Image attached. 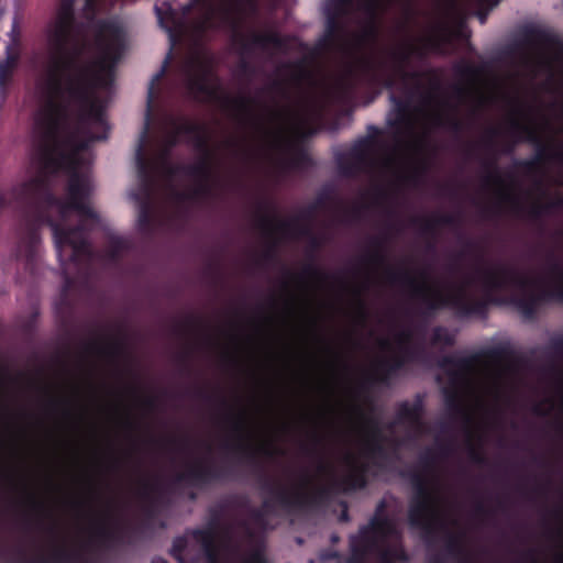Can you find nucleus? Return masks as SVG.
<instances>
[{"instance_id": "obj_55", "label": "nucleus", "mask_w": 563, "mask_h": 563, "mask_svg": "<svg viewBox=\"0 0 563 563\" xmlns=\"http://www.w3.org/2000/svg\"><path fill=\"white\" fill-rule=\"evenodd\" d=\"M302 276L313 278V279H323L325 277V274L322 273L313 264H308L302 269Z\"/></svg>"}, {"instance_id": "obj_54", "label": "nucleus", "mask_w": 563, "mask_h": 563, "mask_svg": "<svg viewBox=\"0 0 563 563\" xmlns=\"http://www.w3.org/2000/svg\"><path fill=\"white\" fill-rule=\"evenodd\" d=\"M500 135V130L496 126H490L486 130L484 137V145L488 150H493L496 145V139Z\"/></svg>"}, {"instance_id": "obj_24", "label": "nucleus", "mask_w": 563, "mask_h": 563, "mask_svg": "<svg viewBox=\"0 0 563 563\" xmlns=\"http://www.w3.org/2000/svg\"><path fill=\"white\" fill-rule=\"evenodd\" d=\"M20 51L15 45H8L5 58L0 62V97L5 99L9 88L12 84L14 73L19 66Z\"/></svg>"}, {"instance_id": "obj_20", "label": "nucleus", "mask_w": 563, "mask_h": 563, "mask_svg": "<svg viewBox=\"0 0 563 563\" xmlns=\"http://www.w3.org/2000/svg\"><path fill=\"white\" fill-rule=\"evenodd\" d=\"M423 415L424 397L417 394L412 402L405 400L397 405L396 421L387 423L386 429L393 430L396 423H407L411 429L420 432L424 428Z\"/></svg>"}, {"instance_id": "obj_36", "label": "nucleus", "mask_w": 563, "mask_h": 563, "mask_svg": "<svg viewBox=\"0 0 563 563\" xmlns=\"http://www.w3.org/2000/svg\"><path fill=\"white\" fill-rule=\"evenodd\" d=\"M563 207V197L547 203L534 202L528 210V216L532 220H540L543 216L549 214L552 210Z\"/></svg>"}, {"instance_id": "obj_18", "label": "nucleus", "mask_w": 563, "mask_h": 563, "mask_svg": "<svg viewBox=\"0 0 563 563\" xmlns=\"http://www.w3.org/2000/svg\"><path fill=\"white\" fill-rule=\"evenodd\" d=\"M82 347L86 353L97 354L113 362L130 358L126 338L122 331L117 335L107 336L106 341L100 338L86 341Z\"/></svg>"}, {"instance_id": "obj_13", "label": "nucleus", "mask_w": 563, "mask_h": 563, "mask_svg": "<svg viewBox=\"0 0 563 563\" xmlns=\"http://www.w3.org/2000/svg\"><path fill=\"white\" fill-rule=\"evenodd\" d=\"M139 497L143 503L142 526L150 528L156 521L161 508L168 505L170 501L169 486L165 485L158 475H155L151 479H145L141 483Z\"/></svg>"}, {"instance_id": "obj_50", "label": "nucleus", "mask_w": 563, "mask_h": 563, "mask_svg": "<svg viewBox=\"0 0 563 563\" xmlns=\"http://www.w3.org/2000/svg\"><path fill=\"white\" fill-rule=\"evenodd\" d=\"M356 410H357V412L360 413V416H361V418L363 420L366 433L369 432L371 430H373L374 428H380L382 427L380 420L377 417L374 416L375 406L373 405V402H371L368 405V412H369V415H365L361 410L360 407H356Z\"/></svg>"}, {"instance_id": "obj_14", "label": "nucleus", "mask_w": 563, "mask_h": 563, "mask_svg": "<svg viewBox=\"0 0 563 563\" xmlns=\"http://www.w3.org/2000/svg\"><path fill=\"white\" fill-rule=\"evenodd\" d=\"M510 132L521 140L534 144L537 147L536 156L532 159H522L516 163V165L522 168L527 175H532L539 172L540 165L550 158L563 162V153L552 152L550 147L541 141L536 129L532 126L522 124L518 120H512L510 122Z\"/></svg>"}, {"instance_id": "obj_53", "label": "nucleus", "mask_w": 563, "mask_h": 563, "mask_svg": "<svg viewBox=\"0 0 563 563\" xmlns=\"http://www.w3.org/2000/svg\"><path fill=\"white\" fill-rule=\"evenodd\" d=\"M454 70L460 77L463 78L474 77L478 73V69L468 62H461L456 64Z\"/></svg>"}, {"instance_id": "obj_62", "label": "nucleus", "mask_w": 563, "mask_h": 563, "mask_svg": "<svg viewBox=\"0 0 563 563\" xmlns=\"http://www.w3.org/2000/svg\"><path fill=\"white\" fill-rule=\"evenodd\" d=\"M438 451H439V455L441 457H449L454 452V443H453V441L450 440V441H448L445 443L439 444Z\"/></svg>"}, {"instance_id": "obj_26", "label": "nucleus", "mask_w": 563, "mask_h": 563, "mask_svg": "<svg viewBox=\"0 0 563 563\" xmlns=\"http://www.w3.org/2000/svg\"><path fill=\"white\" fill-rule=\"evenodd\" d=\"M356 0H329L324 8V14L345 18L350 14ZM380 0H357V4L366 12L374 14Z\"/></svg>"}, {"instance_id": "obj_39", "label": "nucleus", "mask_w": 563, "mask_h": 563, "mask_svg": "<svg viewBox=\"0 0 563 563\" xmlns=\"http://www.w3.org/2000/svg\"><path fill=\"white\" fill-rule=\"evenodd\" d=\"M395 108L397 112V119L394 121V126H400V125H408L409 124V110H410V102L407 99H402L399 97H396L394 95L390 96Z\"/></svg>"}, {"instance_id": "obj_64", "label": "nucleus", "mask_w": 563, "mask_h": 563, "mask_svg": "<svg viewBox=\"0 0 563 563\" xmlns=\"http://www.w3.org/2000/svg\"><path fill=\"white\" fill-rule=\"evenodd\" d=\"M211 518L206 528H213L214 533L218 534V529L220 527L221 512L219 510H211Z\"/></svg>"}, {"instance_id": "obj_32", "label": "nucleus", "mask_w": 563, "mask_h": 563, "mask_svg": "<svg viewBox=\"0 0 563 563\" xmlns=\"http://www.w3.org/2000/svg\"><path fill=\"white\" fill-rule=\"evenodd\" d=\"M177 134L189 135L195 139V147L198 151H207L208 150V140L205 136L203 129L200 124L184 120L176 124L175 126Z\"/></svg>"}, {"instance_id": "obj_15", "label": "nucleus", "mask_w": 563, "mask_h": 563, "mask_svg": "<svg viewBox=\"0 0 563 563\" xmlns=\"http://www.w3.org/2000/svg\"><path fill=\"white\" fill-rule=\"evenodd\" d=\"M367 58L366 56L358 57L355 63L349 64L342 74L335 79L329 93L332 99L340 102L350 100L356 92L358 86L363 82L377 87L376 84L369 81L366 75H364L361 68V60Z\"/></svg>"}, {"instance_id": "obj_10", "label": "nucleus", "mask_w": 563, "mask_h": 563, "mask_svg": "<svg viewBox=\"0 0 563 563\" xmlns=\"http://www.w3.org/2000/svg\"><path fill=\"white\" fill-rule=\"evenodd\" d=\"M368 132V135L356 140L346 153H340L335 156L342 176L355 177L373 166V148L379 142L380 130L375 125H369Z\"/></svg>"}, {"instance_id": "obj_5", "label": "nucleus", "mask_w": 563, "mask_h": 563, "mask_svg": "<svg viewBox=\"0 0 563 563\" xmlns=\"http://www.w3.org/2000/svg\"><path fill=\"white\" fill-rule=\"evenodd\" d=\"M412 56L422 58L424 51L411 42H406L396 49L388 53L389 62L386 59L363 58L361 68L369 81L387 90L400 89L410 91L411 87H421V80L426 75L433 71L410 70L408 66Z\"/></svg>"}, {"instance_id": "obj_19", "label": "nucleus", "mask_w": 563, "mask_h": 563, "mask_svg": "<svg viewBox=\"0 0 563 563\" xmlns=\"http://www.w3.org/2000/svg\"><path fill=\"white\" fill-rule=\"evenodd\" d=\"M345 30L343 18L325 14L324 33L310 51V58H319L336 49L343 41Z\"/></svg>"}, {"instance_id": "obj_25", "label": "nucleus", "mask_w": 563, "mask_h": 563, "mask_svg": "<svg viewBox=\"0 0 563 563\" xmlns=\"http://www.w3.org/2000/svg\"><path fill=\"white\" fill-rule=\"evenodd\" d=\"M366 453L369 457L374 459V465L382 467L379 461H385L388 457V452L385 443L391 442L396 444V440L389 439L385 435L383 427L374 428L366 433Z\"/></svg>"}, {"instance_id": "obj_33", "label": "nucleus", "mask_w": 563, "mask_h": 563, "mask_svg": "<svg viewBox=\"0 0 563 563\" xmlns=\"http://www.w3.org/2000/svg\"><path fill=\"white\" fill-rule=\"evenodd\" d=\"M130 245L126 239L119 235H110L106 245V257L109 262H119Z\"/></svg>"}, {"instance_id": "obj_31", "label": "nucleus", "mask_w": 563, "mask_h": 563, "mask_svg": "<svg viewBox=\"0 0 563 563\" xmlns=\"http://www.w3.org/2000/svg\"><path fill=\"white\" fill-rule=\"evenodd\" d=\"M349 543L351 554L346 563H365L367 556L373 554V551L378 548L374 542L366 541L357 534L350 536Z\"/></svg>"}, {"instance_id": "obj_40", "label": "nucleus", "mask_w": 563, "mask_h": 563, "mask_svg": "<svg viewBox=\"0 0 563 563\" xmlns=\"http://www.w3.org/2000/svg\"><path fill=\"white\" fill-rule=\"evenodd\" d=\"M413 340V331L410 328L401 330L396 335V341L400 352H405V354L409 357L417 355V349L412 345Z\"/></svg>"}, {"instance_id": "obj_30", "label": "nucleus", "mask_w": 563, "mask_h": 563, "mask_svg": "<svg viewBox=\"0 0 563 563\" xmlns=\"http://www.w3.org/2000/svg\"><path fill=\"white\" fill-rule=\"evenodd\" d=\"M190 68L194 66V62H190ZM209 69L202 65H199L198 71L189 69L187 78V88L195 95H207L214 96L216 91L208 84Z\"/></svg>"}, {"instance_id": "obj_34", "label": "nucleus", "mask_w": 563, "mask_h": 563, "mask_svg": "<svg viewBox=\"0 0 563 563\" xmlns=\"http://www.w3.org/2000/svg\"><path fill=\"white\" fill-rule=\"evenodd\" d=\"M371 249L366 252L363 261L372 265H383L386 263L385 239L374 236L369 240Z\"/></svg>"}, {"instance_id": "obj_7", "label": "nucleus", "mask_w": 563, "mask_h": 563, "mask_svg": "<svg viewBox=\"0 0 563 563\" xmlns=\"http://www.w3.org/2000/svg\"><path fill=\"white\" fill-rule=\"evenodd\" d=\"M438 462L434 451L427 450L419 457L421 471L413 470L408 477L413 488L410 499L408 520L412 528L421 529L426 536H433L439 528H443L440 512L437 507V498L430 489L427 474L433 472Z\"/></svg>"}, {"instance_id": "obj_2", "label": "nucleus", "mask_w": 563, "mask_h": 563, "mask_svg": "<svg viewBox=\"0 0 563 563\" xmlns=\"http://www.w3.org/2000/svg\"><path fill=\"white\" fill-rule=\"evenodd\" d=\"M549 272L554 279L552 288L538 291H527L531 280L517 269L507 265L482 271L486 296L475 298L464 286L456 287L449 294L431 288L426 283H418L407 269L385 272L386 279L391 285H402L410 289L411 297L419 300L423 314L431 316L441 309H450L459 319L472 317L485 318L489 305H511L526 319H533L541 305L550 301L563 302V264L553 252L548 254Z\"/></svg>"}, {"instance_id": "obj_58", "label": "nucleus", "mask_w": 563, "mask_h": 563, "mask_svg": "<svg viewBox=\"0 0 563 563\" xmlns=\"http://www.w3.org/2000/svg\"><path fill=\"white\" fill-rule=\"evenodd\" d=\"M448 31V27L445 25H442L440 27L441 34L439 37H430L427 40L428 46H430L431 48H438L440 46V43L446 40Z\"/></svg>"}, {"instance_id": "obj_4", "label": "nucleus", "mask_w": 563, "mask_h": 563, "mask_svg": "<svg viewBox=\"0 0 563 563\" xmlns=\"http://www.w3.org/2000/svg\"><path fill=\"white\" fill-rule=\"evenodd\" d=\"M134 528L120 525L111 511H107L89 537L77 547H53L49 555H41L29 561L24 552L19 550L14 563H100L103 554L113 552L133 543Z\"/></svg>"}, {"instance_id": "obj_56", "label": "nucleus", "mask_w": 563, "mask_h": 563, "mask_svg": "<svg viewBox=\"0 0 563 563\" xmlns=\"http://www.w3.org/2000/svg\"><path fill=\"white\" fill-rule=\"evenodd\" d=\"M244 563H268L262 548L254 549Z\"/></svg>"}, {"instance_id": "obj_51", "label": "nucleus", "mask_w": 563, "mask_h": 563, "mask_svg": "<svg viewBox=\"0 0 563 563\" xmlns=\"http://www.w3.org/2000/svg\"><path fill=\"white\" fill-rule=\"evenodd\" d=\"M470 254H475L476 258L481 262L484 260L483 249L476 242H474L472 240H464V247L459 253V257H464Z\"/></svg>"}, {"instance_id": "obj_9", "label": "nucleus", "mask_w": 563, "mask_h": 563, "mask_svg": "<svg viewBox=\"0 0 563 563\" xmlns=\"http://www.w3.org/2000/svg\"><path fill=\"white\" fill-rule=\"evenodd\" d=\"M327 199L325 194H319L311 203L302 208L289 220L277 219L275 214H272V206L261 202L257 208V227L266 236L271 238L277 232H286L291 228L303 224L311 225L318 211L325 206Z\"/></svg>"}, {"instance_id": "obj_22", "label": "nucleus", "mask_w": 563, "mask_h": 563, "mask_svg": "<svg viewBox=\"0 0 563 563\" xmlns=\"http://www.w3.org/2000/svg\"><path fill=\"white\" fill-rule=\"evenodd\" d=\"M522 43L555 51L558 57L563 59V40L552 31L537 26L526 27L522 32Z\"/></svg>"}, {"instance_id": "obj_16", "label": "nucleus", "mask_w": 563, "mask_h": 563, "mask_svg": "<svg viewBox=\"0 0 563 563\" xmlns=\"http://www.w3.org/2000/svg\"><path fill=\"white\" fill-rule=\"evenodd\" d=\"M386 501L380 500L366 525L358 528L357 536L378 545L379 541H388L397 534L394 520L386 514Z\"/></svg>"}, {"instance_id": "obj_42", "label": "nucleus", "mask_w": 563, "mask_h": 563, "mask_svg": "<svg viewBox=\"0 0 563 563\" xmlns=\"http://www.w3.org/2000/svg\"><path fill=\"white\" fill-rule=\"evenodd\" d=\"M308 63H309V59L303 57L296 62L284 63L282 65V68L290 69L291 77L295 80H301V79H305L306 77H308V75H309V71L307 69Z\"/></svg>"}, {"instance_id": "obj_35", "label": "nucleus", "mask_w": 563, "mask_h": 563, "mask_svg": "<svg viewBox=\"0 0 563 563\" xmlns=\"http://www.w3.org/2000/svg\"><path fill=\"white\" fill-rule=\"evenodd\" d=\"M444 401L450 415L453 419L463 418L468 426L471 423L470 416L465 412L461 398L455 390L445 391Z\"/></svg>"}, {"instance_id": "obj_1", "label": "nucleus", "mask_w": 563, "mask_h": 563, "mask_svg": "<svg viewBox=\"0 0 563 563\" xmlns=\"http://www.w3.org/2000/svg\"><path fill=\"white\" fill-rule=\"evenodd\" d=\"M74 24L71 5H64L48 34L45 100L36 119L42 129L37 143L41 169L3 194L7 207L21 213L15 256L31 273L40 229L51 228L64 279L59 303L69 309L68 292L95 257L86 222L98 219L87 202L91 184L80 170L85 164L81 152L90 142L108 137L104 107L96 91L112 84L113 68L124 51L122 31L108 23L96 36L100 56H92L89 41L74 34Z\"/></svg>"}, {"instance_id": "obj_45", "label": "nucleus", "mask_w": 563, "mask_h": 563, "mask_svg": "<svg viewBox=\"0 0 563 563\" xmlns=\"http://www.w3.org/2000/svg\"><path fill=\"white\" fill-rule=\"evenodd\" d=\"M431 342L433 345L442 344L444 346H452L455 343V338L448 329L437 327L433 330Z\"/></svg>"}, {"instance_id": "obj_63", "label": "nucleus", "mask_w": 563, "mask_h": 563, "mask_svg": "<svg viewBox=\"0 0 563 563\" xmlns=\"http://www.w3.org/2000/svg\"><path fill=\"white\" fill-rule=\"evenodd\" d=\"M206 561L220 560L218 544H213L202 549Z\"/></svg>"}, {"instance_id": "obj_48", "label": "nucleus", "mask_w": 563, "mask_h": 563, "mask_svg": "<svg viewBox=\"0 0 563 563\" xmlns=\"http://www.w3.org/2000/svg\"><path fill=\"white\" fill-rule=\"evenodd\" d=\"M499 200L509 205L510 210L516 214H521L525 210V207L519 197L508 190H501L499 192Z\"/></svg>"}, {"instance_id": "obj_21", "label": "nucleus", "mask_w": 563, "mask_h": 563, "mask_svg": "<svg viewBox=\"0 0 563 563\" xmlns=\"http://www.w3.org/2000/svg\"><path fill=\"white\" fill-rule=\"evenodd\" d=\"M417 355L409 357L405 352H400L398 355L380 361L372 375H368L361 383L360 388L366 390L369 385L379 383L387 384L389 378L400 371L408 362L416 360Z\"/></svg>"}, {"instance_id": "obj_57", "label": "nucleus", "mask_w": 563, "mask_h": 563, "mask_svg": "<svg viewBox=\"0 0 563 563\" xmlns=\"http://www.w3.org/2000/svg\"><path fill=\"white\" fill-rule=\"evenodd\" d=\"M26 500H27L29 507L32 511L38 512V514L46 512L45 505L42 501H40L34 495L29 494Z\"/></svg>"}, {"instance_id": "obj_44", "label": "nucleus", "mask_w": 563, "mask_h": 563, "mask_svg": "<svg viewBox=\"0 0 563 563\" xmlns=\"http://www.w3.org/2000/svg\"><path fill=\"white\" fill-rule=\"evenodd\" d=\"M437 124L439 126L445 128L449 131L461 134L465 130V123L461 119H459L455 115H448V117H438L437 118Z\"/></svg>"}, {"instance_id": "obj_27", "label": "nucleus", "mask_w": 563, "mask_h": 563, "mask_svg": "<svg viewBox=\"0 0 563 563\" xmlns=\"http://www.w3.org/2000/svg\"><path fill=\"white\" fill-rule=\"evenodd\" d=\"M410 224L419 227L421 234L434 236L438 227H457L460 225V220L453 214H439L432 218L412 217L410 219Z\"/></svg>"}, {"instance_id": "obj_37", "label": "nucleus", "mask_w": 563, "mask_h": 563, "mask_svg": "<svg viewBox=\"0 0 563 563\" xmlns=\"http://www.w3.org/2000/svg\"><path fill=\"white\" fill-rule=\"evenodd\" d=\"M283 234H296L303 236L309 240V246L312 251H318L322 246V240L316 235L311 229V225L303 224L297 228H291L289 231L282 232Z\"/></svg>"}, {"instance_id": "obj_29", "label": "nucleus", "mask_w": 563, "mask_h": 563, "mask_svg": "<svg viewBox=\"0 0 563 563\" xmlns=\"http://www.w3.org/2000/svg\"><path fill=\"white\" fill-rule=\"evenodd\" d=\"M376 554L379 563H408L410 556L406 551L401 541L390 545L387 541H379L378 548L373 551Z\"/></svg>"}, {"instance_id": "obj_61", "label": "nucleus", "mask_w": 563, "mask_h": 563, "mask_svg": "<svg viewBox=\"0 0 563 563\" xmlns=\"http://www.w3.org/2000/svg\"><path fill=\"white\" fill-rule=\"evenodd\" d=\"M478 4H479V10L477 11V18L481 22V24H485L486 21H487V18H488V13L489 11L495 7V5H489L488 3L486 2H483L482 0H478Z\"/></svg>"}, {"instance_id": "obj_28", "label": "nucleus", "mask_w": 563, "mask_h": 563, "mask_svg": "<svg viewBox=\"0 0 563 563\" xmlns=\"http://www.w3.org/2000/svg\"><path fill=\"white\" fill-rule=\"evenodd\" d=\"M223 103L227 108L238 112L240 115L251 120L257 126L263 128V124L255 115L254 107L258 104V100L256 98L250 96H239L236 98H231L229 96L223 97Z\"/></svg>"}, {"instance_id": "obj_12", "label": "nucleus", "mask_w": 563, "mask_h": 563, "mask_svg": "<svg viewBox=\"0 0 563 563\" xmlns=\"http://www.w3.org/2000/svg\"><path fill=\"white\" fill-rule=\"evenodd\" d=\"M231 431L234 435L235 442L225 441L222 448L227 451L233 452L241 461L249 464L257 465V454H263L267 457H273L276 454H282L283 451L273 449L267 445L255 446L252 443V435L247 429L246 419L243 413L230 415Z\"/></svg>"}, {"instance_id": "obj_8", "label": "nucleus", "mask_w": 563, "mask_h": 563, "mask_svg": "<svg viewBox=\"0 0 563 563\" xmlns=\"http://www.w3.org/2000/svg\"><path fill=\"white\" fill-rule=\"evenodd\" d=\"M512 356L514 351L508 344H499L467 356L445 355L439 361V366L446 372L452 384H457L465 379L483 360L501 363Z\"/></svg>"}, {"instance_id": "obj_47", "label": "nucleus", "mask_w": 563, "mask_h": 563, "mask_svg": "<svg viewBox=\"0 0 563 563\" xmlns=\"http://www.w3.org/2000/svg\"><path fill=\"white\" fill-rule=\"evenodd\" d=\"M188 540L185 536L176 537L173 540L170 555L177 561V563H187L184 552L187 549Z\"/></svg>"}, {"instance_id": "obj_59", "label": "nucleus", "mask_w": 563, "mask_h": 563, "mask_svg": "<svg viewBox=\"0 0 563 563\" xmlns=\"http://www.w3.org/2000/svg\"><path fill=\"white\" fill-rule=\"evenodd\" d=\"M261 260L264 263H271L276 260V243L273 242L263 251Z\"/></svg>"}, {"instance_id": "obj_6", "label": "nucleus", "mask_w": 563, "mask_h": 563, "mask_svg": "<svg viewBox=\"0 0 563 563\" xmlns=\"http://www.w3.org/2000/svg\"><path fill=\"white\" fill-rule=\"evenodd\" d=\"M168 63L169 55L165 59L162 69L153 76L150 82L147 90L146 121L140 135L135 152V163L140 179V192L135 195V200L139 205L137 227L139 230L143 233L152 232L155 224L154 191L156 185V165L146 155V145L150 130V114L155 99V87L164 77Z\"/></svg>"}, {"instance_id": "obj_41", "label": "nucleus", "mask_w": 563, "mask_h": 563, "mask_svg": "<svg viewBox=\"0 0 563 563\" xmlns=\"http://www.w3.org/2000/svg\"><path fill=\"white\" fill-rule=\"evenodd\" d=\"M191 537L202 549L217 543V533L213 528H196L191 530Z\"/></svg>"}, {"instance_id": "obj_52", "label": "nucleus", "mask_w": 563, "mask_h": 563, "mask_svg": "<svg viewBox=\"0 0 563 563\" xmlns=\"http://www.w3.org/2000/svg\"><path fill=\"white\" fill-rule=\"evenodd\" d=\"M310 163V157L302 148H297L289 159V165L292 168H302Z\"/></svg>"}, {"instance_id": "obj_11", "label": "nucleus", "mask_w": 563, "mask_h": 563, "mask_svg": "<svg viewBox=\"0 0 563 563\" xmlns=\"http://www.w3.org/2000/svg\"><path fill=\"white\" fill-rule=\"evenodd\" d=\"M233 467L227 464H217L206 460H196L186 465L183 472L173 478L174 485L206 489L214 484L232 478Z\"/></svg>"}, {"instance_id": "obj_38", "label": "nucleus", "mask_w": 563, "mask_h": 563, "mask_svg": "<svg viewBox=\"0 0 563 563\" xmlns=\"http://www.w3.org/2000/svg\"><path fill=\"white\" fill-rule=\"evenodd\" d=\"M483 166L486 170V176L484 177V183L486 185H497L500 187L505 186V181L497 166L496 157L484 161Z\"/></svg>"}, {"instance_id": "obj_23", "label": "nucleus", "mask_w": 563, "mask_h": 563, "mask_svg": "<svg viewBox=\"0 0 563 563\" xmlns=\"http://www.w3.org/2000/svg\"><path fill=\"white\" fill-rule=\"evenodd\" d=\"M155 13L162 27H164L169 35L170 43H175L179 38V33L183 27V19L178 15L173 4L167 1L155 4Z\"/></svg>"}, {"instance_id": "obj_43", "label": "nucleus", "mask_w": 563, "mask_h": 563, "mask_svg": "<svg viewBox=\"0 0 563 563\" xmlns=\"http://www.w3.org/2000/svg\"><path fill=\"white\" fill-rule=\"evenodd\" d=\"M468 438L472 437V432L467 430ZM467 456L473 464L478 466H486L488 464V459L484 454L481 446L475 445L471 439H468L466 443Z\"/></svg>"}, {"instance_id": "obj_49", "label": "nucleus", "mask_w": 563, "mask_h": 563, "mask_svg": "<svg viewBox=\"0 0 563 563\" xmlns=\"http://www.w3.org/2000/svg\"><path fill=\"white\" fill-rule=\"evenodd\" d=\"M427 170H428V164H427V162L422 161L418 165H416L410 173L402 175L400 177V179L404 183H407L410 185H417L420 181V179L422 178V176L427 173Z\"/></svg>"}, {"instance_id": "obj_3", "label": "nucleus", "mask_w": 563, "mask_h": 563, "mask_svg": "<svg viewBox=\"0 0 563 563\" xmlns=\"http://www.w3.org/2000/svg\"><path fill=\"white\" fill-rule=\"evenodd\" d=\"M345 461L350 466L349 473L340 479H332L330 484L318 488L313 493H309L306 489V486L309 484L307 474L303 475L299 485L287 487L272 481L266 474L261 472V487L269 494V498L263 501V509H254L252 511L253 521L262 529H266V512H273L276 508L292 515L328 499L333 492L353 493L366 488L368 485V464L357 463L351 454L346 455Z\"/></svg>"}, {"instance_id": "obj_17", "label": "nucleus", "mask_w": 563, "mask_h": 563, "mask_svg": "<svg viewBox=\"0 0 563 563\" xmlns=\"http://www.w3.org/2000/svg\"><path fill=\"white\" fill-rule=\"evenodd\" d=\"M203 153L202 158L189 165H184L180 167L181 172L198 181L197 186L190 194H179L180 199H189L207 196L210 194V179L212 177V166H211V152L208 148L207 151H201Z\"/></svg>"}, {"instance_id": "obj_60", "label": "nucleus", "mask_w": 563, "mask_h": 563, "mask_svg": "<svg viewBox=\"0 0 563 563\" xmlns=\"http://www.w3.org/2000/svg\"><path fill=\"white\" fill-rule=\"evenodd\" d=\"M549 349L555 356L563 357V336L552 339Z\"/></svg>"}, {"instance_id": "obj_46", "label": "nucleus", "mask_w": 563, "mask_h": 563, "mask_svg": "<svg viewBox=\"0 0 563 563\" xmlns=\"http://www.w3.org/2000/svg\"><path fill=\"white\" fill-rule=\"evenodd\" d=\"M445 549L449 554L453 556H460L465 554L463 540L461 534L450 533L446 538Z\"/></svg>"}]
</instances>
